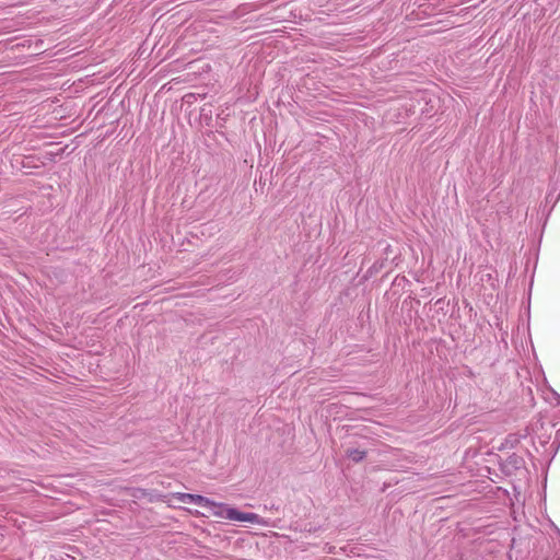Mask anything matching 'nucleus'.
Wrapping results in <instances>:
<instances>
[{
    "label": "nucleus",
    "mask_w": 560,
    "mask_h": 560,
    "mask_svg": "<svg viewBox=\"0 0 560 560\" xmlns=\"http://www.w3.org/2000/svg\"><path fill=\"white\" fill-rule=\"evenodd\" d=\"M202 508L207 510V515H212L221 520L244 522L262 526L267 525V522L258 514L241 512L229 504L215 502L208 498L207 503H203Z\"/></svg>",
    "instance_id": "1"
},
{
    "label": "nucleus",
    "mask_w": 560,
    "mask_h": 560,
    "mask_svg": "<svg viewBox=\"0 0 560 560\" xmlns=\"http://www.w3.org/2000/svg\"><path fill=\"white\" fill-rule=\"evenodd\" d=\"M176 499L180 503L185 504H196L198 506L203 505V503H207V498L199 495V494H190V493H177Z\"/></svg>",
    "instance_id": "2"
},
{
    "label": "nucleus",
    "mask_w": 560,
    "mask_h": 560,
    "mask_svg": "<svg viewBox=\"0 0 560 560\" xmlns=\"http://www.w3.org/2000/svg\"><path fill=\"white\" fill-rule=\"evenodd\" d=\"M348 454V457L354 462H359L361 459H363L365 453L363 451H360V450H349L347 452Z\"/></svg>",
    "instance_id": "3"
}]
</instances>
